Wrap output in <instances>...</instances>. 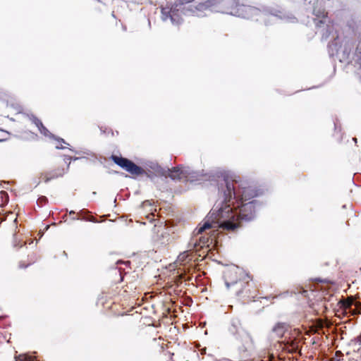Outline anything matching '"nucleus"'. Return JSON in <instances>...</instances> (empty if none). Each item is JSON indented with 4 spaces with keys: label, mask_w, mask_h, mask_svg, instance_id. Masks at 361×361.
Listing matches in <instances>:
<instances>
[{
    "label": "nucleus",
    "mask_w": 361,
    "mask_h": 361,
    "mask_svg": "<svg viewBox=\"0 0 361 361\" xmlns=\"http://www.w3.org/2000/svg\"><path fill=\"white\" fill-rule=\"evenodd\" d=\"M218 199L200 226L198 233L209 228L234 231L240 221H250L255 217L258 202L253 198L259 191L247 181L233 179L226 172L216 173Z\"/></svg>",
    "instance_id": "1"
},
{
    "label": "nucleus",
    "mask_w": 361,
    "mask_h": 361,
    "mask_svg": "<svg viewBox=\"0 0 361 361\" xmlns=\"http://www.w3.org/2000/svg\"><path fill=\"white\" fill-rule=\"evenodd\" d=\"M207 10L243 18H252L261 14V11L258 8L239 4L236 0H207L204 3L199 4L194 9L191 8V6L186 7L183 3L162 7L161 19L164 21L169 19L173 25H179L182 22V14L187 15L190 12L200 16L197 14V11Z\"/></svg>",
    "instance_id": "2"
},
{
    "label": "nucleus",
    "mask_w": 361,
    "mask_h": 361,
    "mask_svg": "<svg viewBox=\"0 0 361 361\" xmlns=\"http://www.w3.org/2000/svg\"><path fill=\"white\" fill-rule=\"evenodd\" d=\"M227 331L235 340L241 343L238 347L239 353L242 358H247V351L252 346V338L243 329L240 320L238 318H232L227 326Z\"/></svg>",
    "instance_id": "3"
},
{
    "label": "nucleus",
    "mask_w": 361,
    "mask_h": 361,
    "mask_svg": "<svg viewBox=\"0 0 361 361\" xmlns=\"http://www.w3.org/2000/svg\"><path fill=\"white\" fill-rule=\"evenodd\" d=\"M200 228V227L195 229L193 232V236L188 243L189 250L181 252L178 255V260L179 262H184L187 260H191L192 256L190 255V251L196 248L197 246L202 247L207 244L208 238L202 235L204 231L198 233Z\"/></svg>",
    "instance_id": "4"
},
{
    "label": "nucleus",
    "mask_w": 361,
    "mask_h": 361,
    "mask_svg": "<svg viewBox=\"0 0 361 361\" xmlns=\"http://www.w3.org/2000/svg\"><path fill=\"white\" fill-rule=\"evenodd\" d=\"M238 267L233 268L231 270L228 271L225 274V284L227 288H229L231 286H237L238 288L236 290V295L242 298H254L251 295L252 291L250 288L251 285L249 282H245L243 281H229L230 276L233 274H236Z\"/></svg>",
    "instance_id": "5"
},
{
    "label": "nucleus",
    "mask_w": 361,
    "mask_h": 361,
    "mask_svg": "<svg viewBox=\"0 0 361 361\" xmlns=\"http://www.w3.org/2000/svg\"><path fill=\"white\" fill-rule=\"evenodd\" d=\"M170 177L172 180H190L197 177V173L190 167L178 166L172 169H166V175L164 177Z\"/></svg>",
    "instance_id": "6"
},
{
    "label": "nucleus",
    "mask_w": 361,
    "mask_h": 361,
    "mask_svg": "<svg viewBox=\"0 0 361 361\" xmlns=\"http://www.w3.org/2000/svg\"><path fill=\"white\" fill-rule=\"evenodd\" d=\"M313 14L317 17L314 19V23L318 28H322L321 32L323 39H327L331 32L332 26L327 24L329 21L326 16V13L324 8H314Z\"/></svg>",
    "instance_id": "7"
},
{
    "label": "nucleus",
    "mask_w": 361,
    "mask_h": 361,
    "mask_svg": "<svg viewBox=\"0 0 361 361\" xmlns=\"http://www.w3.org/2000/svg\"><path fill=\"white\" fill-rule=\"evenodd\" d=\"M111 159L115 164L133 175L139 176L144 174L145 170L143 168L138 166L127 158L112 155Z\"/></svg>",
    "instance_id": "8"
},
{
    "label": "nucleus",
    "mask_w": 361,
    "mask_h": 361,
    "mask_svg": "<svg viewBox=\"0 0 361 361\" xmlns=\"http://www.w3.org/2000/svg\"><path fill=\"white\" fill-rule=\"evenodd\" d=\"M144 173L152 178L153 176H163L166 175V168L159 166L157 162L148 161L145 164Z\"/></svg>",
    "instance_id": "9"
},
{
    "label": "nucleus",
    "mask_w": 361,
    "mask_h": 361,
    "mask_svg": "<svg viewBox=\"0 0 361 361\" xmlns=\"http://www.w3.org/2000/svg\"><path fill=\"white\" fill-rule=\"evenodd\" d=\"M172 241V237L166 228L158 230L156 236L154 238V245L157 248L165 247Z\"/></svg>",
    "instance_id": "10"
},
{
    "label": "nucleus",
    "mask_w": 361,
    "mask_h": 361,
    "mask_svg": "<svg viewBox=\"0 0 361 361\" xmlns=\"http://www.w3.org/2000/svg\"><path fill=\"white\" fill-rule=\"evenodd\" d=\"M28 117H29L30 120L32 121V122L35 124V126L37 127L38 130L42 135H44L46 137H49L53 139H55L57 141H59L60 143H64V144H66L67 145H69V144L66 143V141L63 138H60V137L56 138L53 134H51L49 131V130L45 126H44L42 121L39 118H37L35 116L30 114V115H28Z\"/></svg>",
    "instance_id": "11"
},
{
    "label": "nucleus",
    "mask_w": 361,
    "mask_h": 361,
    "mask_svg": "<svg viewBox=\"0 0 361 361\" xmlns=\"http://www.w3.org/2000/svg\"><path fill=\"white\" fill-rule=\"evenodd\" d=\"M67 171L64 169H57L52 171L42 174V177L45 183H48L52 179L62 177Z\"/></svg>",
    "instance_id": "12"
},
{
    "label": "nucleus",
    "mask_w": 361,
    "mask_h": 361,
    "mask_svg": "<svg viewBox=\"0 0 361 361\" xmlns=\"http://www.w3.org/2000/svg\"><path fill=\"white\" fill-rule=\"evenodd\" d=\"M286 331V325L285 323L279 322L272 328V332L276 334L278 338L283 336Z\"/></svg>",
    "instance_id": "13"
},
{
    "label": "nucleus",
    "mask_w": 361,
    "mask_h": 361,
    "mask_svg": "<svg viewBox=\"0 0 361 361\" xmlns=\"http://www.w3.org/2000/svg\"><path fill=\"white\" fill-rule=\"evenodd\" d=\"M361 68V39L358 42L355 53L352 58Z\"/></svg>",
    "instance_id": "14"
},
{
    "label": "nucleus",
    "mask_w": 361,
    "mask_h": 361,
    "mask_svg": "<svg viewBox=\"0 0 361 361\" xmlns=\"http://www.w3.org/2000/svg\"><path fill=\"white\" fill-rule=\"evenodd\" d=\"M269 18H271L272 20L281 19V20H286L287 21H291L290 20H295V18L290 17V16H285L284 14L282 13L281 11H278L276 13H271L270 16H269Z\"/></svg>",
    "instance_id": "15"
},
{
    "label": "nucleus",
    "mask_w": 361,
    "mask_h": 361,
    "mask_svg": "<svg viewBox=\"0 0 361 361\" xmlns=\"http://www.w3.org/2000/svg\"><path fill=\"white\" fill-rule=\"evenodd\" d=\"M16 361H35V358L27 354L15 355Z\"/></svg>",
    "instance_id": "16"
},
{
    "label": "nucleus",
    "mask_w": 361,
    "mask_h": 361,
    "mask_svg": "<svg viewBox=\"0 0 361 361\" xmlns=\"http://www.w3.org/2000/svg\"><path fill=\"white\" fill-rule=\"evenodd\" d=\"M355 307L350 310L353 314H361V305L359 302H355Z\"/></svg>",
    "instance_id": "17"
},
{
    "label": "nucleus",
    "mask_w": 361,
    "mask_h": 361,
    "mask_svg": "<svg viewBox=\"0 0 361 361\" xmlns=\"http://www.w3.org/2000/svg\"><path fill=\"white\" fill-rule=\"evenodd\" d=\"M71 159H72L71 157H69V156H67V155H65L63 157V161L67 164V168H66V169H65L67 172H68V171L69 169V166H70V164H71Z\"/></svg>",
    "instance_id": "18"
},
{
    "label": "nucleus",
    "mask_w": 361,
    "mask_h": 361,
    "mask_svg": "<svg viewBox=\"0 0 361 361\" xmlns=\"http://www.w3.org/2000/svg\"><path fill=\"white\" fill-rule=\"evenodd\" d=\"M47 201L48 200L45 196H42L39 197V199L37 200V204L42 206L43 204H45L47 202Z\"/></svg>",
    "instance_id": "19"
},
{
    "label": "nucleus",
    "mask_w": 361,
    "mask_h": 361,
    "mask_svg": "<svg viewBox=\"0 0 361 361\" xmlns=\"http://www.w3.org/2000/svg\"><path fill=\"white\" fill-rule=\"evenodd\" d=\"M340 128V126H339V123H338V121L336 120L334 121V128H335V130H336L338 128Z\"/></svg>",
    "instance_id": "20"
},
{
    "label": "nucleus",
    "mask_w": 361,
    "mask_h": 361,
    "mask_svg": "<svg viewBox=\"0 0 361 361\" xmlns=\"http://www.w3.org/2000/svg\"><path fill=\"white\" fill-rule=\"evenodd\" d=\"M343 52H344V54H345V55H346V58H347V59H349V58H350V51H349V52H348V51L345 49Z\"/></svg>",
    "instance_id": "21"
},
{
    "label": "nucleus",
    "mask_w": 361,
    "mask_h": 361,
    "mask_svg": "<svg viewBox=\"0 0 361 361\" xmlns=\"http://www.w3.org/2000/svg\"><path fill=\"white\" fill-rule=\"evenodd\" d=\"M56 148L59 149H64L65 147L61 145L56 146Z\"/></svg>",
    "instance_id": "22"
},
{
    "label": "nucleus",
    "mask_w": 361,
    "mask_h": 361,
    "mask_svg": "<svg viewBox=\"0 0 361 361\" xmlns=\"http://www.w3.org/2000/svg\"><path fill=\"white\" fill-rule=\"evenodd\" d=\"M332 46H335V49H337L336 44H334V42H332L331 44H329V47H331Z\"/></svg>",
    "instance_id": "23"
},
{
    "label": "nucleus",
    "mask_w": 361,
    "mask_h": 361,
    "mask_svg": "<svg viewBox=\"0 0 361 361\" xmlns=\"http://www.w3.org/2000/svg\"><path fill=\"white\" fill-rule=\"evenodd\" d=\"M357 342H359V343L361 344V335H360V336H359L357 338Z\"/></svg>",
    "instance_id": "24"
},
{
    "label": "nucleus",
    "mask_w": 361,
    "mask_h": 361,
    "mask_svg": "<svg viewBox=\"0 0 361 361\" xmlns=\"http://www.w3.org/2000/svg\"><path fill=\"white\" fill-rule=\"evenodd\" d=\"M79 159H80L79 157H72L71 160L75 161V160H78Z\"/></svg>",
    "instance_id": "25"
},
{
    "label": "nucleus",
    "mask_w": 361,
    "mask_h": 361,
    "mask_svg": "<svg viewBox=\"0 0 361 361\" xmlns=\"http://www.w3.org/2000/svg\"><path fill=\"white\" fill-rule=\"evenodd\" d=\"M27 267V265L24 266V265H23L22 264H20V268H25V267Z\"/></svg>",
    "instance_id": "26"
},
{
    "label": "nucleus",
    "mask_w": 361,
    "mask_h": 361,
    "mask_svg": "<svg viewBox=\"0 0 361 361\" xmlns=\"http://www.w3.org/2000/svg\"><path fill=\"white\" fill-rule=\"evenodd\" d=\"M69 149H70L71 151H72V152H75V153L78 154V152H75V151L73 149H72V148H69Z\"/></svg>",
    "instance_id": "27"
},
{
    "label": "nucleus",
    "mask_w": 361,
    "mask_h": 361,
    "mask_svg": "<svg viewBox=\"0 0 361 361\" xmlns=\"http://www.w3.org/2000/svg\"><path fill=\"white\" fill-rule=\"evenodd\" d=\"M69 214H75V212H74V211H71V212H69Z\"/></svg>",
    "instance_id": "28"
},
{
    "label": "nucleus",
    "mask_w": 361,
    "mask_h": 361,
    "mask_svg": "<svg viewBox=\"0 0 361 361\" xmlns=\"http://www.w3.org/2000/svg\"><path fill=\"white\" fill-rule=\"evenodd\" d=\"M353 140L356 142H357V138H356V137H354V138H353Z\"/></svg>",
    "instance_id": "29"
},
{
    "label": "nucleus",
    "mask_w": 361,
    "mask_h": 361,
    "mask_svg": "<svg viewBox=\"0 0 361 361\" xmlns=\"http://www.w3.org/2000/svg\"><path fill=\"white\" fill-rule=\"evenodd\" d=\"M73 219L75 220V219H78V218L74 216V217H73Z\"/></svg>",
    "instance_id": "30"
},
{
    "label": "nucleus",
    "mask_w": 361,
    "mask_h": 361,
    "mask_svg": "<svg viewBox=\"0 0 361 361\" xmlns=\"http://www.w3.org/2000/svg\"><path fill=\"white\" fill-rule=\"evenodd\" d=\"M112 17L115 18L114 13H112Z\"/></svg>",
    "instance_id": "31"
},
{
    "label": "nucleus",
    "mask_w": 361,
    "mask_h": 361,
    "mask_svg": "<svg viewBox=\"0 0 361 361\" xmlns=\"http://www.w3.org/2000/svg\"><path fill=\"white\" fill-rule=\"evenodd\" d=\"M14 246L16 247L18 246V245L16 243H14Z\"/></svg>",
    "instance_id": "32"
}]
</instances>
